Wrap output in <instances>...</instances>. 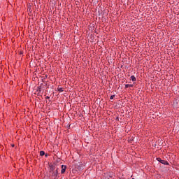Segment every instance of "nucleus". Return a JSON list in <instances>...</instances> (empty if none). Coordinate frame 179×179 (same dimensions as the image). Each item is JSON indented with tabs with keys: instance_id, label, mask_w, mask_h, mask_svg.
Wrapping results in <instances>:
<instances>
[{
	"instance_id": "obj_3",
	"label": "nucleus",
	"mask_w": 179,
	"mask_h": 179,
	"mask_svg": "<svg viewBox=\"0 0 179 179\" xmlns=\"http://www.w3.org/2000/svg\"><path fill=\"white\" fill-rule=\"evenodd\" d=\"M66 170V166L62 165V171H61L62 174H64V173H65Z\"/></svg>"
},
{
	"instance_id": "obj_8",
	"label": "nucleus",
	"mask_w": 179,
	"mask_h": 179,
	"mask_svg": "<svg viewBox=\"0 0 179 179\" xmlns=\"http://www.w3.org/2000/svg\"><path fill=\"white\" fill-rule=\"evenodd\" d=\"M45 155V152H44V151H41L40 152V155L41 156H44Z\"/></svg>"
},
{
	"instance_id": "obj_10",
	"label": "nucleus",
	"mask_w": 179,
	"mask_h": 179,
	"mask_svg": "<svg viewBox=\"0 0 179 179\" xmlns=\"http://www.w3.org/2000/svg\"><path fill=\"white\" fill-rule=\"evenodd\" d=\"M12 146H13V147L15 146V145H13Z\"/></svg>"
},
{
	"instance_id": "obj_4",
	"label": "nucleus",
	"mask_w": 179,
	"mask_h": 179,
	"mask_svg": "<svg viewBox=\"0 0 179 179\" xmlns=\"http://www.w3.org/2000/svg\"><path fill=\"white\" fill-rule=\"evenodd\" d=\"M50 167V171H54V170H55V166L54 165H51Z\"/></svg>"
},
{
	"instance_id": "obj_2",
	"label": "nucleus",
	"mask_w": 179,
	"mask_h": 179,
	"mask_svg": "<svg viewBox=\"0 0 179 179\" xmlns=\"http://www.w3.org/2000/svg\"><path fill=\"white\" fill-rule=\"evenodd\" d=\"M58 176V170L55 171L52 173V176L54 177V178H57V176Z\"/></svg>"
},
{
	"instance_id": "obj_6",
	"label": "nucleus",
	"mask_w": 179,
	"mask_h": 179,
	"mask_svg": "<svg viewBox=\"0 0 179 179\" xmlns=\"http://www.w3.org/2000/svg\"><path fill=\"white\" fill-rule=\"evenodd\" d=\"M58 92H59L60 93H62V92H64V89L62 87H59L57 88Z\"/></svg>"
},
{
	"instance_id": "obj_9",
	"label": "nucleus",
	"mask_w": 179,
	"mask_h": 179,
	"mask_svg": "<svg viewBox=\"0 0 179 179\" xmlns=\"http://www.w3.org/2000/svg\"><path fill=\"white\" fill-rule=\"evenodd\" d=\"M114 97H115V95H112V96L110 97V100H113V99H114Z\"/></svg>"
},
{
	"instance_id": "obj_5",
	"label": "nucleus",
	"mask_w": 179,
	"mask_h": 179,
	"mask_svg": "<svg viewBox=\"0 0 179 179\" xmlns=\"http://www.w3.org/2000/svg\"><path fill=\"white\" fill-rule=\"evenodd\" d=\"M131 79L133 82H135V80H136V78H135L134 76H131Z\"/></svg>"
},
{
	"instance_id": "obj_7",
	"label": "nucleus",
	"mask_w": 179,
	"mask_h": 179,
	"mask_svg": "<svg viewBox=\"0 0 179 179\" xmlns=\"http://www.w3.org/2000/svg\"><path fill=\"white\" fill-rule=\"evenodd\" d=\"M132 86H134L133 85H131V84H127L125 85V87H132Z\"/></svg>"
},
{
	"instance_id": "obj_1",
	"label": "nucleus",
	"mask_w": 179,
	"mask_h": 179,
	"mask_svg": "<svg viewBox=\"0 0 179 179\" xmlns=\"http://www.w3.org/2000/svg\"><path fill=\"white\" fill-rule=\"evenodd\" d=\"M157 160L158 162H159V163H162V164H165V165L169 164V162H167V161H164V160H163V159H162L160 158H157Z\"/></svg>"
},
{
	"instance_id": "obj_11",
	"label": "nucleus",
	"mask_w": 179,
	"mask_h": 179,
	"mask_svg": "<svg viewBox=\"0 0 179 179\" xmlns=\"http://www.w3.org/2000/svg\"><path fill=\"white\" fill-rule=\"evenodd\" d=\"M132 179H135V178H132Z\"/></svg>"
}]
</instances>
